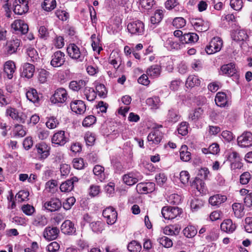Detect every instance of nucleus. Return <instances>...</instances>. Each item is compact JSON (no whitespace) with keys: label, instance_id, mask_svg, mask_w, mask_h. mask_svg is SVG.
I'll use <instances>...</instances> for the list:
<instances>
[{"label":"nucleus","instance_id":"nucleus-11","mask_svg":"<svg viewBox=\"0 0 252 252\" xmlns=\"http://www.w3.org/2000/svg\"><path fill=\"white\" fill-rule=\"evenodd\" d=\"M21 41L20 39L12 37V39L7 41L5 46V50L7 54L11 55L17 52L20 46Z\"/></svg>","mask_w":252,"mask_h":252},{"label":"nucleus","instance_id":"nucleus-21","mask_svg":"<svg viewBox=\"0 0 252 252\" xmlns=\"http://www.w3.org/2000/svg\"><path fill=\"white\" fill-rule=\"evenodd\" d=\"M162 138V133L158 129L152 130L147 137L148 141L155 144H158L161 141Z\"/></svg>","mask_w":252,"mask_h":252},{"label":"nucleus","instance_id":"nucleus-23","mask_svg":"<svg viewBox=\"0 0 252 252\" xmlns=\"http://www.w3.org/2000/svg\"><path fill=\"white\" fill-rule=\"evenodd\" d=\"M61 231L65 234H71L76 231L74 224L70 220H65L61 225Z\"/></svg>","mask_w":252,"mask_h":252},{"label":"nucleus","instance_id":"nucleus-61","mask_svg":"<svg viewBox=\"0 0 252 252\" xmlns=\"http://www.w3.org/2000/svg\"><path fill=\"white\" fill-rule=\"evenodd\" d=\"M251 178V175L249 172H244L240 177V182L243 185L247 184Z\"/></svg>","mask_w":252,"mask_h":252},{"label":"nucleus","instance_id":"nucleus-13","mask_svg":"<svg viewBox=\"0 0 252 252\" xmlns=\"http://www.w3.org/2000/svg\"><path fill=\"white\" fill-rule=\"evenodd\" d=\"M62 205L61 201L57 198H52L44 204V208L50 212H55L59 210L61 208Z\"/></svg>","mask_w":252,"mask_h":252},{"label":"nucleus","instance_id":"nucleus-44","mask_svg":"<svg viewBox=\"0 0 252 252\" xmlns=\"http://www.w3.org/2000/svg\"><path fill=\"white\" fill-rule=\"evenodd\" d=\"M233 38L236 41H245L248 38V35L245 30H240L236 31Z\"/></svg>","mask_w":252,"mask_h":252},{"label":"nucleus","instance_id":"nucleus-58","mask_svg":"<svg viewBox=\"0 0 252 252\" xmlns=\"http://www.w3.org/2000/svg\"><path fill=\"white\" fill-rule=\"evenodd\" d=\"M159 243L165 248H170L173 245L172 240L166 236L161 237L159 240Z\"/></svg>","mask_w":252,"mask_h":252},{"label":"nucleus","instance_id":"nucleus-55","mask_svg":"<svg viewBox=\"0 0 252 252\" xmlns=\"http://www.w3.org/2000/svg\"><path fill=\"white\" fill-rule=\"evenodd\" d=\"M84 139L87 145L91 146L94 144L95 138L93 133L90 132H87L85 134Z\"/></svg>","mask_w":252,"mask_h":252},{"label":"nucleus","instance_id":"nucleus-56","mask_svg":"<svg viewBox=\"0 0 252 252\" xmlns=\"http://www.w3.org/2000/svg\"><path fill=\"white\" fill-rule=\"evenodd\" d=\"M188 123L186 122H182L178 128L179 134L185 136L188 133Z\"/></svg>","mask_w":252,"mask_h":252},{"label":"nucleus","instance_id":"nucleus-47","mask_svg":"<svg viewBox=\"0 0 252 252\" xmlns=\"http://www.w3.org/2000/svg\"><path fill=\"white\" fill-rule=\"evenodd\" d=\"M42 6L44 10L50 11L56 7V1L55 0H44Z\"/></svg>","mask_w":252,"mask_h":252},{"label":"nucleus","instance_id":"nucleus-6","mask_svg":"<svg viewBox=\"0 0 252 252\" xmlns=\"http://www.w3.org/2000/svg\"><path fill=\"white\" fill-rule=\"evenodd\" d=\"M28 0H15L13 3V11L15 14L22 15L29 10Z\"/></svg>","mask_w":252,"mask_h":252},{"label":"nucleus","instance_id":"nucleus-51","mask_svg":"<svg viewBox=\"0 0 252 252\" xmlns=\"http://www.w3.org/2000/svg\"><path fill=\"white\" fill-rule=\"evenodd\" d=\"M96 121V118L93 116L90 115L86 117L82 122L84 126L88 127L93 125Z\"/></svg>","mask_w":252,"mask_h":252},{"label":"nucleus","instance_id":"nucleus-31","mask_svg":"<svg viewBox=\"0 0 252 252\" xmlns=\"http://www.w3.org/2000/svg\"><path fill=\"white\" fill-rule=\"evenodd\" d=\"M83 90V93L86 96L87 100L89 101H93L96 97V92L91 87H85Z\"/></svg>","mask_w":252,"mask_h":252},{"label":"nucleus","instance_id":"nucleus-2","mask_svg":"<svg viewBox=\"0 0 252 252\" xmlns=\"http://www.w3.org/2000/svg\"><path fill=\"white\" fill-rule=\"evenodd\" d=\"M68 97L66 90L63 88H59L55 91L54 94L50 98V100L54 104H63Z\"/></svg>","mask_w":252,"mask_h":252},{"label":"nucleus","instance_id":"nucleus-8","mask_svg":"<svg viewBox=\"0 0 252 252\" xmlns=\"http://www.w3.org/2000/svg\"><path fill=\"white\" fill-rule=\"evenodd\" d=\"M102 215L106 219V221L108 224H114L117 219V213L115 209L111 206L105 209L103 211Z\"/></svg>","mask_w":252,"mask_h":252},{"label":"nucleus","instance_id":"nucleus-41","mask_svg":"<svg viewBox=\"0 0 252 252\" xmlns=\"http://www.w3.org/2000/svg\"><path fill=\"white\" fill-rule=\"evenodd\" d=\"M200 82L201 81L198 76L190 75L187 78L186 84L188 87H193L195 86L199 85Z\"/></svg>","mask_w":252,"mask_h":252},{"label":"nucleus","instance_id":"nucleus-32","mask_svg":"<svg viewBox=\"0 0 252 252\" xmlns=\"http://www.w3.org/2000/svg\"><path fill=\"white\" fill-rule=\"evenodd\" d=\"M87 82L88 81L83 80L72 81L69 83V87L74 91H78L82 88H84L86 86Z\"/></svg>","mask_w":252,"mask_h":252},{"label":"nucleus","instance_id":"nucleus-12","mask_svg":"<svg viewBox=\"0 0 252 252\" xmlns=\"http://www.w3.org/2000/svg\"><path fill=\"white\" fill-rule=\"evenodd\" d=\"M191 23L196 31L198 32H204L209 29V23L201 19H193Z\"/></svg>","mask_w":252,"mask_h":252},{"label":"nucleus","instance_id":"nucleus-22","mask_svg":"<svg viewBox=\"0 0 252 252\" xmlns=\"http://www.w3.org/2000/svg\"><path fill=\"white\" fill-rule=\"evenodd\" d=\"M198 36L195 33L189 32L185 33L180 37V41L182 44L195 43L198 40Z\"/></svg>","mask_w":252,"mask_h":252},{"label":"nucleus","instance_id":"nucleus-57","mask_svg":"<svg viewBox=\"0 0 252 252\" xmlns=\"http://www.w3.org/2000/svg\"><path fill=\"white\" fill-rule=\"evenodd\" d=\"M230 5L233 9L240 10L243 7L242 0H230Z\"/></svg>","mask_w":252,"mask_h":252},{"label":"nucleus","instance_id":"nucleus-10","mask_svg":"<svg viewBox=\"0 0 252 252\" xmlns=\"http://www.w3.org/2000/svg\"><path fill=\"white\" fill-rule=\"evenodd\" d=\"M237 142L241 147L246 148L252 146V133L251 132H244L238 137Z\"/></svg>","mask_w":252,"mask_h":252},{"label":"nucleus","instance_id":"nucleus-35","mask_svg":"<svg viewBox=\"0 0 252 252\" xmlns=\"http://www.w3.org/2000/svg\"><path fill=\"white\" fill-rule=\"evenodd\" d=\"M47 218L43 215H38L34 219L32 224L37 227H43L47 224Z\"/></svg>","mask_w":252,"mask_h":252},{"label":"nucleus","instance_id":"nucleus-45","mask_svg":"<svg viewBox=\"0 0 252 252\" xmlns=\"http://www.w3.org/2000/svg\"><path fill=\"white\" fill-rule=\"evenodd\" d=\"M127 249L129 252H140L142 249V247L139 243L133 240L128 244Z\"/></svg>","mask_w":252,"mask_h":252},{"label":"nucleus","instance_id":"nucleus-53","mask_svg":"<svg viewBox=\"0 0 252 252\" xmlns=\"http://www.w3.org/2000/svg\"><path fill=\"white\" fill-rule=\"evenodd\" d=\"M155 179L158 185L162 186L166 183L167 177L164 173H160L156 175Z\"/></svg>","mask_w":252,"mask_h":252},{"label":"nucleus","instance_id":"nucleus-18","mask_svg":"<svg viewBox=\"0 0 252 252\" xmlns=\"http://www.w3.org/2000/svg\"><path fill=\"white\" fill-rule=\"evenodd\" d=\"M78 178L76 177H73L63 183L60 186V189L62 192H69L74 188V185L77 183Z\"/></svg>","mask_w":252,"mask_h":252},{"label":"nucleus","instance_id":"nucleus-34","mask_svg":"<svg viewBox=\"0 0 252 252\" xmlns=\"http://www.w3.org/2000/svg\"><path fill=\"white\" fill-rule=\"evenodd\" d=\"M26 53L28 56L29 61L33 63L37 62L39 60L38 55L36 50L32 47H28L26 49Z\"/></svg>","mask_w":252,"mask_h":252},{"label":"nucleus","instance_id":"nucleus-19","mask_svg":"<svg viewBox=\"0 0 252 252\" xmlns=\"http://www.w3.org/2000/svg\"><path fill=\"white\" fill-rule=\"evenodd\" d=\"M59 231V229L56 227H47L44 231L43 235L46 239L52 240L57 238Z\"/></svg>","mask_w":252,"mask_h":252},{"label":"nucleus","instance_id":"nucleus-30","mask_svg":"<svg viewBox=\"0 0 252 252\" xmlns=\"http://www.w3.org/2000/svg\"><path fill=\"white\" fill-rule=\"evenodd\" d=\"M34 72V66L32 64L26 63L23 65V69L22 74L23 76L28 78H31L33 75Z\"/></svg>","mask_w":252,"mask_h":252},{"label":"nucleus","instance_id":"nucleus-59","mask_svg":"<svg viewBox=\"0 0 252 252\" xmlns=\"http://www.w3.org/2000/svg\"><path fill=\"white\" fill-rule=\"evenodd\" d=\"M76 201V199L74 197H70L68 198L65 202L63 203V207L65 210H69L71 207L74 205Z\"/></svg>","mask_w":252,"mask_h":252},{"label":"nucleus","instance_id":"nucleus-43","mask_svg":"<svg viewBox=\"0 0 252 252\" xmlns=\"http://www.w3.org/2000/svg\"><path fill=\"white\" fill-rule=\"evenodd\" d=\"M27 98L31 101L35 103L39 100L37 92L35 89H30L26 93Z\"/></svg>","mask_w":252,"mask_h":252},{"label":"nucleus","instance_id":"nucleus-62","mask_svg":"<svg viewBox=\"0 0 252 252\" xmlns=\"http://www.w3.org/2000/svg\"><path fill=\"white\" fill-rule=\"evenodd\" d=\"M49 72L45 69H41L39 72L38 80L41 83L46 82Z\"/></svg>","mask_w":252,"mask_h":252},{"label":"nucleus","instance_id":"nucleus-27","mask_svg":"<svg viewBox=\"0 0 252 252\" xmlns=\"http://www.w3.org/2000/svg\"><path fill=\"white\" fill-rule=\"evenodd\" d=\"M108 62L115 69H117L121 64V58L117 52L113 51L110 55Z\"/></svg>","mask_w":252,"mask_h":252},{"label":"nucleus","instance_id":"nucleus-46","mask_svg":"<svg viewBox=\"0 0 252 252\" xmlns=\"http://www.w3.org/2000/svg\"><path fill=\"white\" fill-rule=\"evenodd\" d=\"M104 223L100 221L93 222L91 224V227L93 231L96 233H101L104 229Z\"/></svg>","mask_w":252,"mask_h":252},{"label":"nucleus","instance_id":"nucleus-63","mask_svg":"<svg viewBox=\"0 0 252 252\" xmlns=\"http://www.w3.org/2000/svg\"><path fill=\"white\" fill-rule=\"evenodd\" d=\"M180 179L182 183L185 185L189 182V174L187 171H182L180 174Z\"/></svg>","mask_w":252,"mask_h":252},{"label":"nucleus","instance_id":"nucleus-37","mask_svg":"<svg viewBox=\"0 0 252 252\" xmlns=\"http://www.w3.org/2000/svg\"><path fill=\"white\" fill-rule=\"evenodd\" d=\"M216 104L220 107H224L227 103L226 94L222 92H219L215 97Z\"/></svg>","mask_w":252,"mask_h":252},{"label":"nucleus","instance_id":"nucleus-25","mask_svg":"<svg viewBox=\"0 0 252 252\" xmlns=\"http://www.w3.org/2000/svg\"><path fill=\"white\" fill-rule=\"evenodd\" d=\"M236 226L230 219L224 220L220 224V228L222 231L225 232H233L236 229Z\"/></svg>","mask_w":252,"mask_h":252},{"label":"nucleus","instance_id":"nucleus-60","mask_svg":"<svg viewBox=\"0 0 252 252\" xmlns=\"http://www.w3.org/2000/svg\"><path fill=\"white\" fill-rule=\"evenodd\" d=\"M209 174V171L206 167L201 168L198 171L197 176L199 177L203 181L206 180L208 178V175Z\"/></svg>","mask_w":252,"mask_h":252},{"label":"nucleus","instance_id":"nucleus-40","mask_svg":"<svg viewBox=\"0 0 252 252\" xmlns=\"http://www.w3.org/2000/svg\"><path fill=\"white\" fill-rule=\"evenodd\" d=\"M203 112L204 111L201 108H196L189 114V118L191 121L195 122L201 118Z\"/></svg>","mask_w":252,"mask_h":252},{"label":"nucleus","instance_id":"nucleus-36","mask_svg":"<svg viewBox=\"0 0 252 252\" xmlns=\"http://www.w3.org/2000/svg\"><path fill=\"white\" fill-rule=\"evenodd\" d=\"M188 147L183 145L180 150V159L185 162L189 161L191 159V154L188 151Z\"/></svg>","mask_w":252,"mask_h":252},{"label":"nucleus","instance_id":"nucleus-50","mask_svg":"<svg viewBox=\"0 0 252 252\" xmlns=\"http://www.w3.org/2000/svg\"><path fill=\"white\" fill-rule=\"evenodd\" d=\"M59 123L56 118L51 117L48 119L47 121L46 122V126L50 129H53L56 128Z\"/></svg>","mask_w":252,"mask_h":252},{"label":"nucleus","instance_id":"nucleus-48","mask_svg":"<svg viewBox=\"0 0 252 252\" xmlns=\"http://www.w3.org/2000/svg\"><path fill=\"white\" fill-rule=\"evenodd\" d=\"M146 103L153 109H158L159 106L160 99L158 96L150 97L146 100Z\"/></svg>","mask_w":252,"mask_h":252},{"label":"nucleus","instance_id":"nucleus-17","mask_svg":"<svg viewBox=\"0 0 252 252\" xmlns=\"http://www.w3.org/2000/svg\"><path fill=\"white\" fill-rule=\"evenodd\" d=\"M70 108L72 111L81 114L85 112L86 107L83 101L77 100L70 103Z\"/></svg>","mask_w":252,"mask_h":252},{"label":"nucleus","instance_id":"nucleus-39","mask_svg":"<svg viewBox=\"0 0 252 252\" xmlns=\"http://www.w3.org/2000/svg\"><path fill=\"white\" fill-rule=\"evenodd\" d=\"M163 17V12L162 10H157L154 15L151 16L150 19L151 23L153 25L158 24L161 21Z\"/></svg>","mask_w":252,"mask_h":252},{"label":"nucleus","instance_id":"nucleus-54","mask_svg":"<svg viewBox=\"0 0 252 252\" xmlns=\"http://www.w3.org/2000/svg\"><path fill=\"white\" fill-rule=\"evenodd\" d=\"M96 91L98 95L101 97H105L107 94V91L105 86L103 84H98L96 86Z\"/></svg>","mask_w":252,"mask_h":252},{"label":"nucleus","instance_id":"nucleus-3","mask_svg":"<svg viewBox=\"0 0 252 252\" xmlns=\"http://www.w3.org/2000/svg\"><path fill=\"white\" fill-rule=\"evenodd\" d=\"M182 209L177 207L165 206L162 208L161 214L164 219L172 220L180 216Z\"/></svg>","mask_w":252,"mask_h":252},{"label":"nucleus","instance_id":"nucleus-52","mask_svg":"<svg viewBox=\"0 0 252 252\" xmlns=\"http://www.w3.org/2000/svg\"><path fill=\"white\" fill-rule=\"evenodd\" d=\"M60 248V245L56 241L50 243L46 248L48 252H57Z\"/></svg>","mask_w":252,"mask_h":252},{"label":"nucleus","instance_id":"nucleus-7","mask_svg":"<svg viewBox=\"0 0 252 252\" xmlns=\"http://www.w3.org/2000/svg\"><path fill=\"white\" fill-rule=\"evenodd\" d=\"M65 62V54L61 51L55 52L52 56L51 65L54 67L62 66Z\"/></svg>","mask_w":252,"mask_h":252},{"label":"nucleus","instance_id":"nucleus-15","mask_svg":"<svg viewBox=\"0 0 252 252\" xmlns=\"http://www.w3.org/2000/svg\"><path fill=\"white\" fill-rule=\"evenodd\" d=\"M11 27L15 31L20 32L23 34H26L29 31L28 25L22 20H15L12 24Z\"/></svg>","mask_w":252,"mask_h":252},{"label":"nucleus","instance_id":"nucleus-24","mask_svg":"<svg viewBox=\"0 0 252 252\" xmlns=\"http://www.w3.org/2000/svg\"><path fill=\"white\" fill-rule=\"evenodd\" d=\"M15 65L13 62L9 61L4 65V72L9 79H12L15 72Z\"/></svg>","mask_w":252,"mask_h":252},{"label":"nucleus","instance_id":"nucleus-4","mask_svg":"<svg viewBox=\"0 0 252 252\" xmlns=\"http://www.w3.org/2000/svg\"><path fill=\"white\" fill-rule=\"evenodd\" d=\"M222 46V41L219 37H214L210 42L209 44L205 48L207 54L210 55L219 51Z\"/></svg>","mask_w":252,"mask_h":252},{"label":"nucleus","instance_id":"nucleus-26","mask_svg":"<svg viewBox=\"0 0 252 252\" xmlns=\"http://www.w3.org/2000/svg\"><path fill=\"white\" fill-rule=\"evenodd\" d=\"M161 71V68L159 65L154 64L147 68L146 73L149 76L155 78L159 76Z\"/></svg>","mask_w":252,"mask_h":252},{"label":"nucleus","instance_id":"nucleus-1","mask_svg":"<svg viewBox=\"0 0 252 252\" xmlns=\"http://www.w3.org/2000/svg\"><path fill=\"white\" fill-rule=\"evenodd\" d=\"M67 52L71 58L76 60L78 62H83L84 60H87V50L85 49L80 50L75 44H70L67 48Z\"/></svg>","mask_w":252,"mask_h":252},{"label":"nucleus","instance_id":"nucleus-16","mask_svg":"<svg viewBox=\"0 0 252 252\" xmlns=\"http://www.w3.org/2000/svg\"><path fill=\"white\" fill-rule=\"evenodd\" d=\"M141 179L142 176L141 175L132 172L126 174L123 177L125 183L128 186H132L136 184Z\"/></svg>","mask_w":252,"mask_h":252},{"label":"nucleus","instance_id":"nucleus-9","mask_svg":"<svg viewBox=\"0 0 252 252\" xmlns=\"http://www.w3.org/2000/svg\"><path fill=\"white\" fill-rule=\"evenodd\" d=\"M38 158L40 159L46 158L50 155V147L45 142H41L35 145Z\"/></svg>","mask_w":252,"mask_h":252},{"label":"nucleus","instance_id":"nucleus-38","mask_svg":"<svg viewBox=\"0 0 252 252\" xmlns=\"http://www.w3.org/2000/svg\"><path fill=\"white\" fill-rule=\"evenodd\" d=\"M137 188L141 189L144 192H151L155 189V184L152 182L139 183L137 185Z\"/></svg>","mask_w":252,"mask_h":252},{"label":"nucleus","instance_id":"nucleus-29","mask_svg":"<svg viewBox=\"0 0 252 252\" xmlns=\"http://www.w3.org/2000/svg\"><path fill=\"white\" fill-rule=\"evenodd\" d=\"M227 199L225 195L216 194L210 197L209 202L213 206H219L224 202Z\"/></svg>","mask_w":252,"mask_h":252},{"label":"nucleus","instance_id":"nucleus-42","mask_svg":"<svg viewBox=\"0 0 252 252\" xmlns=\"http://www.w3.org/2000/svg\"><path fill=\"white\" fill-rule=\"evenodd\" d=\"M197 232V229L195 226L189 225L186 227L183 230L184 235L188 238H192L194 237Z\"/></svg>","mask_w":252,"mask_h":252},{"label":"nucleus","instance_id":"nucleus-5","mask_svg":"<svg viewBox=\"0 0 252 252\" xmlns=\"http://www.w3.org/2000/svg\"><path fill=\"white\" fill-rule=\"evenodd\" d=\"M127 29L132 35H141L144 31V25L141 21H136L129 23Z\"/></svg>","mask_w":252,"mask_h":252},{"label":"nucleus","instance_id":"nucleus-14","mask_svg":"<svg viewBox=\"0 0 252 252\" xmlns=\"http://www.w3.org/2000/svg\"><path fill=\"white\" fill-rule=\"evenodd\" d=\"M68 141V138L65 136V132L63 130H60L55 133L52 136V143L60 145H64Z\"/></svg>","mask_w":252,"mask_h":252},{"label":"nucleus","instance_id":"nucleus-33","mask_svg":"<svg viewBox=\"0 0 252 252\" xmlns=\"http://www.w3.org/2000/svg\"><path fill=\"white\" fill-rule=\"evenodd\" d=\"M235 216L237 218H241L244 215V207L240 203H234L232 205Z\"/></svg>","mask_w":252,"mask_h":252},{"label":"nucleus","instance_id":"nucleus-64","mask_svg":"<svg viewBox=\"0 0 252 252\" xmlns=\"http://www.w3.org/2000/svg\"><path fill=\"white\" fill-rule=\"evenodd\" d=\"M245 221L246 231L248 233H252V217H247Z\"/></svg>","mask_w":252,"mask_h":252},{"label":"nucleus","instance_id":"nucleus-20","mask_svg":"<svg viewBox=\"0 0 252 252\" xmlns=\"http://www.w3.org/2000/svg\"><path fill=\"white\" fill-rule=\"evenodd\" d=\"M220 70L222 74L228 76L235 75L237 72L236 65L233 63H229L222 65Z\"/></svg>","mask_w":252,"mask_h":252},{"label":"nucleus","instance_id":"nucleus-49","mask_svg":"<svg viewBox=\"0 0 252 252\" xmlns=\"http://www.w3.org/2000/svg\"><path fill=\"white\" fill-rule=\"evenodd\" d=\"M172 24L176 28L179 29L184 27L186 24V22L182 17H176L174 19Z\"/></svg>","mask_w":252,"mask_h":252},{"label":"nucleus","instance_id":"nucleus-28","mask_svg":"<svg viewBox=\"0 0 252 252\" xmlns=\"http://www.w3.org/2000/svg\"><path fill=\"white\" fill-rule=\"evenodd\" d=\"M205 184L199 177H196L191 184L192 188L195 189L200 193H203L205 188Z\"/></svg>","mask_w":252,"mask_h":252}]
</instances>
